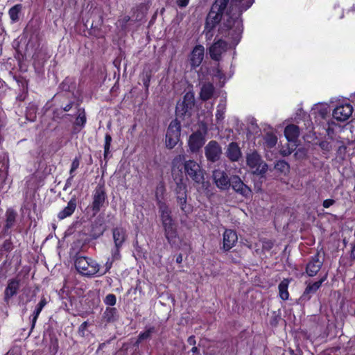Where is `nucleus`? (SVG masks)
<instances>
[{
  "label": "nucleus",
  "mask_w": 355,
  "mask_h": 355,
  "mask_svg": "<svg viewBox=\"0 0 355 355\" xmlns=\"http://www.w3.org/2000/svg\"><path fill=\"white\" fill-rule=\"evenodd\" d=\"M254 0H230L226 8L227 18L223 22L219 31L223 35L228 34L231 42L237 45L243 30L242 15L254 3Z\"/></svg>",
  "instance_id": "f257e3e1"
},
{
  "label": "nucleus",
  "mask_w": 355,
  "mask_h": 355,
  "mask_svg": "<svg viewBox=\"0 0 355 355\" xmlns=\"http://www.w3.org/2000/svg\"><path fill=\"white\" fill-rule=\"evenodd\" d=\"M230 0H214L206 17L204 34L207 40L214 36L215 28L220 23Z\"/></svg>",
  "instance_id": "f03ea898"
},
{
  "label": "nucleus",
  "mask_w": 355,
  "mask_h": 355,
  "mask_svg": "<svg viewBox=\"0 0 355 355\" xmlns=\"http://www.w3.org/2000/svg\"><path fill=\"white\" fill-rule=\"evenodd\" d=\"M160 220L165 238L171 247L178 245L179 239L178 223L172 216V212L166 203H162L159 209Z\"/></svg>",
  "instance_id": "7ed1b4c3"
},
{
  "label": "nucleus",
  "mask_w": 355,
  "mask_h": 355,
  "mask_svg": "<svg viewBox=\"0 0 355 355\" xmlns=\"http://www.w3.org/2000/svg\"><path fill=\"white\" fill-rule=\"evenodd\" d=\"M183 164L184 172L188 180H192L195 184L205 186V171L200 164L193 159H185L184 155L176 156L172 162L173 166L179 168V164Z\"/></svg>",
  "instance_id": "20e7f679"
},
{
  "label": "nucleus",
  "mask_w": 355,
  "mask_h": 355,
  "mask_svg": "<svg viewBox=\"0 0 355 355\" xmlns=\"http://www.w3.org/2000/svg\"><path fill=\"white\" fill-rule=\"evenodd\" d=\"M74 266L77 271L83 276L92 277L97 276V273L99 272V263L89 257L77 255L74 261Z\"/></svg>",
  "instance_id": "39448f33"
},
{
  "label": "nucleus",
  "mask_w": 355,
  "mask_h": 355,
  "mask_svg": "<svg viewBox=\"0 0 355 355\" xmlns=\"http://www.w3.org/2000/svg\"><path fill=\"white\" fill-rule=\"evenodd\" d=\"M195 106V98L192 92H187L175 106L176 119L181 120L189 119L192 116L193 109Z\"/></svg>",
  "instance_id": "423d86ee"
},
{
  "label": "nucleus",
  "mask_w": 355,
  "mask_h": 355,
  "mask_svg": "<svg viewBox=\"0 0 355 355\" xmlns=\"http://www.w3.org/2000/svg\"><path fill=\"white\" fill-rule=\"evenodd\" d=\"M176 201L181 211L186 215L191 214L193 211V206L187 203V185L183 182L181 178L176 181V187L175 189Z\"/></svg>",
  "instance_id": "0eeeda50"
},
{
  "label": "nucleus",
  "mask_w": 355,
  "mask_h": 355,
  "mask_svg": "<svg viewBox=\"0 0 355 355\" xmlns=\"http://www.w3.org/2000/svg\"><path fill=\"white\" fill-rule=\"evenodd\" d=\"M107 204V196L105 185L104 184H98L94 190L92 201L89 206L93 212V216L96 215Z\"/></svg>",
  "instance_id": "6e6552de"
},
{
  "label": "nucleus",
  "mask_w": 355,
  "mask_h": 355,
  "mask_svg": "<svg viewBox=\"0 0 355 355\" xmlns=\"http://www.w3.org/2000/svg\"><path fill=\"white\" fill-rule=\"evenodd\" d=\"M181 135V124L178 119L171 121L167 128L165 136L166 147L168 149H173L180 141Z\"/></svg>",
  "instance_id": "1a4fd4ad"
},
{
  "label": "nucleus",
  "mask_w": 355,
  "mask_h": 355,
  "mask_svg": "<svg viewBox=\"0 0 355 355\" xmlns=\"http://www.w3.org/2000/svg\"><path fill=\"white\" fill-rule=\"evenodd\" d=\"M205 155L209 162L215 163L222 155V148L215 140H211L205 147Z\"/></svg>",
  "instance_id": "9d476101"
},
{
  "label": "nucleus",
  "mask_w": 355,
  "mask_h": 355,
  "mask_svg": "<svg viewBox=\"0 0 355 355\" xmlns=\"http://www.w3.org/2000/svg\"><path fill=\"white\" fill-rule=\"evenodd\" d=\"M320 251H317L313 256L310 257L306 265L305 272L310 277L317 275L323 266L324 259H320Z\"/></svg>",
  "instance_id": "9b49d317"
},
{
  "label": "nucleus",
  "mask_w": 355,
  "mask_h": 355,
  "mask_svg": "<svg viewBox=\"0 0 355 355\" xmlns=\"http://www.w3.org/2000/svg\"><path fill=\"white\" fill-rule=\"evenodd\" d=\"M230 187L236 193L246 199L251 198L252 196L251 189L238 175L231 177Z\"/></svg>",
  "instance_id": "f8f14e48"
},
{
  "label": "nucleus",
  "mask_w": 355,
  "mask_h": 355,
  "mask_svg": "<svg viewBox=\"0 0 355 355\" xmlns=\"http://www.w3.org/2000/svg\"><path fill=\"white\" fill-rule=\"evenodd\" d=\"M205 143V135L198 130L193 132L189 137L188 146L193 153H197Z\"/></svg>",
  "instance_id": "ddd939ff"
},
{
  "label": "nucleus",
  "mask_w": 355,
  "mask_h": 355,
  "mask_svg": "<svg viewBox=\"0 0 355 355\" xmlns=\"http://www.w3.org/2000/svg\"><path fill=\"white\" fill-rule=\"evenodd\" d=\"M353 107L349 103H343L337 105L333 110V117L338 121L347 120L353 113Z\"/></svg>",
  "instance_id": "4468645a"
},
{
  "label": "nucleus",
  "mask_w": 355,
  "mask_h": 355,
  "mask_svg": "<svg viewBox=\"0 0 355 355\" xmlns=\"http://www.w3.org/2000/svg\"><path fill=\"white\" fill-rule=\"evenodd\" d=\"M327 278V273L320 277L318 281L308 284L300 296V300L302 302L309 301L311 298V295L318 291V290L321 287L322 283L326 281Z\"/></svg>",
  "instance_id": "2eb2a0df"
},
{
  "label": "nucleus",
  "mask_w": 355,
  "mask_h": 355,
  "mask_svg": "<svg viewBox=\"0 0 355 355\" xmlns=\"http://www.w3.org/2000/svg\"><path fill=\"white\" fill-rule=\"evenodd\" d=\"M205 49L201 44L196 45L191 52L189 63L192 69L199 67L204 58Z\"/></svg>",
  "instance_id": "dca6fc26"
},
{
  "label": "nucleus",
  "mask_w": 355,
  "mask_h": 355,
  "mask_svg": "<svg viewBox=\"0 0 355 355\" xmlns=\"http://www.w3.org/2000/svg\"><path fill=\"white\" fill-rule=\"evenodd\" d=\"M213 178L216 187L221 190H227L230 187L231 178L227 174L220 170H216L213 173Z\"/></svg>",
  "instance_id": "f3484780"
},
{
  "label": "nucleus",
  "mask_w": 355,
  "mask_h": 355,
  "mask_svg": "<svg viewBox=\"0 0 355 355\" xmlns=\"http://www.w3.org/2000/svg\"><path fill=\"white\" fill-rule=\"evenodd\" d=\"M20 287V280L17 278H12L8 281V284L4 291L3 300L8 303L10 300L16 295Z\"/></svg>",
  "instance_id": "a211bd4d"
},
{
  "label": "nucleus",
  "mask_w": 355,
  "mask_h": 355,
  "mask_svg": "<svg viewBox=\"0 0 355 355\" xmlns=\"http://www.w3.org/2000/svg\"><path fill=\"white\" fill-rule=\"evenodd\" d=\"M226 47V42L222 39H219L213 43L209 48L210 58L215 61H219L221 58V55L223 52L225 51Z\"/></svg>",
  "instance_id": "6ab92c4d"
},
{
  "label": "nucleus",
  "mask_w": 355,
  "mask_h": 355,
  "mask_svg": "<svg viewBox=\"0 0 355 355\" xmlns=\"http://www.w3.org/2000/svg\"><path fill=\"white\" fill-rule=\"evenodd\" d=\"M237 241L238 236L236 231L226 229L223 235L222 249L225 252L229 251L235 245Z\"/></svg>",
  "instance_id": "aec40b11"
},
{
  "label": "nucleus",
  "mask_w": 355,
  "mask_h": 355,
  "mask_svg": "<svg viewBox=\"0 0 355 355\" xmlns=\"http://www.w3.org/2000/svg\"><path fill=\"white\" fill-rule=\"evenodd\" d=\"M5 216V224L1 232L3 236L10 234V230L14 227L16 223L17 214L14 209L8 208L6 211Z\"/></svg>",
  "instance_id": "412c9836"
},
{
  "label": "nucleus",
  "mask_w": 355,
  "mask_h": 355,
  "mask_svg": "<svg viewBox=\"0 0 355 355\" xmlns=\"http://www.w3.org/2000/svg\"><path fill=\"white\" fill-rule=\"evenodd\" d=\"M76 108L77 110L76 117L73 123V129L74 131L80 132L86 125L87 116L85 108L80 107L79 103L76 104Z\"/></svg>",
  "instance_id": "4be33fe9"
},
{
  "label": "nucleus",
  "mask_w": 355,
  "mask_h": 355,
  "mask_svg": "<svg viewBox=\"0 0 355 355\" xmlns=\"http://www.w3.org/2000/svg\"><path fill=\"white\" fill-rule=\"evenodd\" d=\"M78 202V198L76 195H73L67 203V205L58 214V218L63 220L71 216L75 211Z\"/></svg>",
  "instance_id": "5701e85b"
},
{
  "label": "nucleus",
  "mask_w": 355,
  "mask_h": 355,
  "mask_svg": "<svg viewBox=\"0 0 355 355\" xmlns=\"http://www.w3.org/2000/svg\"><path fill=\"white\" fill-rule=\"evenodd\" d=\"M107 227L105 222L101 218H96L91 225L90 236L92 239H96L101 236L106 231Z\"/></svg>",
  "instance_id": "b1692460"
},
{
  "label": "nucleus",
  "mask_w": 355,
  "mask_h": 355,
  "mask_svg": "<svg viewBox=\"0 0 355 355\" xmlns=\"http://www.w3.org/2000/svg\"><path fill=\"white\" fill-rule=\"evenodd\" d=\"M113 241L115 245L123 246L127 239L126 230L123 227H116L112 229Z\"/></svg>",
  "instance_id": "393cba45"
},
{
  "label": "nucleus",
  "mask_w": 355,
  "mask_h": 355,
  "mask_svg": "<svg viewBox=\"0 0 355 355\" xmlns=\"http://www.w3.org/2000/svg\"><path fill=\"white\" fill-rule=\"evenodd\" d=\"M227 157L232 162H237L241 157V149L236 142H231L227 149Z\"/></svg>",
  "instance_id": "a878e982"
},
{
  "label": "nucleus",
  "mask_w": 355,
  "mask_h": 355,
  "mask_svg": "<svg viewBox=\"0 0 355 355\" xmlns=\"http://www.w3.org/2000/svg\"><path fill=\"white\" fill-rule=\"evenodd\" d=\"M284 136L288 141H295L300 136V128L295 124H289L284 129Z\"/></svg>",
  "instance_id": "bb28decb"
},
{
  "label": "nucleus",
  "mask_w": 355,
  "mask_h": 355,
  "mask_svg": "<svg viewBox=\"0 0 355 355\" xmlns=\"http://www.w3.org/2000/svg\"><path fill=\"white\" fill-rule=\"evenodd\" d=\"M47 301L44 297H42L39 303L37 304L33 314L31 316V331L33 330L35 327L36 322L38 319V317L42 311L43 308L46 305Z\"/></svg>",
  "instance_id": "cd10ccee"
},
{
  "label": "nucleus",
  "mask_w": 355,
  "mask_h": 355,
  "mask_svg": "<svg viewBox=\"0 0 355 355\" xmlns=\"http://www.w3.org/2000/svg\"><path fill=\"white\" fill-rule=\"evenodd\" d=\"M119 319L118 311L114 307H107L103 314V320L106 323H114Z\"/></svg>",
  "instance_id": "c85d7f7f"
},
{
  "label": "nucleus",
  "mask_w": 355,
  "mask_h": 355,
  "mask_svg": "<svg viewBox=\"0 0 355 355\" xmlns=\"http://www.w3.org/2000/svg\"><path fill=\"white\" fill-rule=\"evenodd\" d=\"M214 93V87L212 83H208L204 84L200 89V98L203 101L211 99Z\"/></svg>",
  "instance_id": "c756f323"
},
{
  "label": "nucleus",
  "mask_w": 355,
  "mask_h": 355,
  "mask_svg": "<svg viewBox=\"0 0 355 355\" xmlns=\"http://www.w3.org/2000/svg\"><path fill=\"white\" fill-rule=\"evenodd\" d=\"M153 76V69L148 67H144L140 74V78L143 83L146 92H148L150 80Z\"/></svg>",
  "instance_id": "7c9ffc66"
},
{
  "label": "nucleus",
  "mask_w": 355,
  "mask_h": 355,
  "mask_svg": "<svg viewBox=\"0 0 355 355\" xmlns=\"http://www.w3.org/2000/svg\"><path fill=\"white\" fill-rule=\"evenodd\" d=\"M289 283L290 280L288 279H284L278 285L279 296L284 301L288 300L289 297L288 291Z\"/></svg>",
  "instance_id": "2f4dec72"
},
{
  "label": "nucleus",
  "mask_w": 355,
  "mask_h": 355,
  "mask_svg": "<svg viewBox=\"0 0 355 355\" xmlns=\"http://www.w3.org/2000/svg\"><path fill=\"white\" fill-rule=\"evenodd\" d=\"M247 164L252 168H259L261 164V158L257 152L248 154L246 157Z\"/></svg>",
  "instance_id": "473e14b6"
},
{
  "label": "nucleus",
  "mask_w": 355,
  "mask_h": 355,
  "mask_svg": "<svg viewBox=\"0 0 355 355\" xmlns=\"http://www.w3.org/2000/svg\"><path fill=\"white\" fill-rule=\"evenodd\" d=\"M37 105L33 102H30L26 108V119L31 122L35 121L37 118Z\"/></svg>",
  "instance_id": "72a5a7b5"
},
{
  "label": "nucleus",
  "mask_w": 355,
  "mask_h": 355,
  "mask_svg": "<svg viewBox=\"0 0 355 355\" xmlns=\"http://www.w3.org/2000/svg\"><path fill=\"white\" fill-rule=\"evenodd\" d=\"M22 8V5L21 3H17L9 9L8 15L12 23H16L19 20V16L21 13Z\"/></svg>",
  "instance_id": "f704fd0d"
},
{
  "label": "nucleus",
  "mask_w": 355,
  "mask_h": 355,
  "mask_svg": "<svg viewBox=\"0 0 355 355\" xmlns=\"http://www.w3.org/2000/svg\"><path fill=\"white\" fill-rule=\"evenodd\" d=\"M75 81L73 78L66 77L59 85V89L62 92H69L75 89Z\"/></svg>",
  "instance_id": "c9c22d12"
},
{
  "label": "nucleus",
  "mask_w": 355,
  "mask_h": 355,
  "mask_svg": "<svg viewBox=\"0 0 355 355\" xmlns=\"http://www.w3.org/2000/svg\"><path fill=\"white\" fill-rule=\"evenodd\" d=\"M11 262L7 259L3 261L0 266V283L5 281L8 277V271L10 269Z\"/></svg>",
  "instance_id": "e433bc0d"
},
{
  "label": "nucleus",
  "mask_w": 355,
  "mask_h": 355,
  "mask_svg": "<svg viewBox=\"0 0 355 355\" xmlns=\"http://www.w3.org/2000/svg\"><path fill=\"white\" fill-rule=\"evenodd\" d=\"M155 331V328L154 327H150L147 328L144 331L140 332L138 335L135 345L138 346L139 344L141 343L143 340L150 338L151 334Z\"/></svg>",
  "instance_id": "4c0bfd02"
},
{
  "label": "nucleus",
  "mask_w": 355,
  "mask_h": 355,
  "mask_svg": "<svg viewBox=\"0 0 355 355\" xmlns=\"http://www.w3.org/2000/svg\"><path fill=\"white\" fill-rule=\"evenodd\" d=\"M112 141V136L110 133H106L105 135V143H104V159H107L108 155L110 153V146Z\"/></svg>",
  "instance_id": "58836bf2"
},
{
  "label": "nucleus",
  "mask_w": 355,
  "mask_h": 355,
  "mask_svg": "<svg viewBox=\"0 0 355 355\" xmlns=\"http://www.w3.org/2000/svg\"><path fill=\"white\" fill-rule=\"evenodd\" d=\"M165 191V187L163 184H159L156 188L155 200L157 202V205L159 207L162 203H164V202L162 201V199L163 198V196L164 194Z\"/></svg>",
  "instance_id": "ea45409f"
},
{
  "label": "nucleus",
  "mask_w": 355,
  "mask_h": 355,
  "mask_svg": "<svg viewBox=\"0 0 355 355\" xmlns=\"http://www.w3.org/2000/svg\"><path fill=\"white\" fill-rule=\"evenodd\" d=\"M264 141H265L266 146L268 148H272L276 145V144L277 142V137L275 134H273L272 132H268L265 135Z\"/></svg>",
  "instance_id": "a19ab883"
},
{
  "label": "nucleus",
  "mask_w": 355,
  "mask_h": 355,
  "mask_svg": "<svg viewBox=\"0 0 355 355\" xmlns=\"http://www.w3.org/2000/svg\"><path fill=\"white\" fill-rule=\"evenodd\" d=\"M259 241L262 243V251L269 252L275 245V240L266 238L260 239Z\"/></svg>",
  "instance_id": "79ce46f5"
},
{
  "label": "nucleus",
  "mask_w": 355,
  "mask_h": 355,
  "mask_svg": "<svg viewBox=\"0 0 355 355\" xmlns=\"http://www.w3.org/2000/svg\"><path fill=\"white\" fill-rule=\"evenodd\" d=\"M275 168L281 173H286L289 171L290 166L287 162L284 159L278 160L275 165Z\"/></svg>",
  "instance_id": "37998d69"
},
{
  "label": "nucleus",
  "mask_w": 355,
  "mask_h": 355,
  "mask_svg": "<svg viewBox=\"0 0 355 355\" xmlns=\"http://www.w3.org/2000/svg\"><path fill=\"white\" fill-rule=\"evenodd\" d=\"M114 262V260H112V259L108 257L105 263L104 270H102L101 268V266L99 265V272L97 273V276L101 277V276L105 275L107 272H108L110 270V269L112 268Z\"/></svg>",
  "instance_id": "c03bdc74"
},
{
  "label": "nucleus",
  "mask_w": 355,
  "mask_h": 355,
  "mask_svg": "<svg viewBox=\"0 0 355 355\" xmlns=\"http://www.w3.org/2000/svg\"><path fill=\"white\" fill-rule=\"evenodd\" d=\"M225 107L219 104L217 107L216 112V123H220L225 119Z\"/></svg>",
  "instance_id": "a18cd8bd"
},
{
  "label": "nucleus",
  "mask_w": 355,
  "mask_h": 355,
  "mask_svg": "<svg viewBox=\"0 0 355 355\" xmlns=\"http://www.w3.org/2000/svg\"><path fill=\"white\" fill-rule=\"evenodd\" d=\"M13 243L12 242L11 239L10 238L3 241V244L0 248V251L10 252L13 250Z\"/></svg>",
  "instance_id": "49530a36"
},
{
  "label": "nucleus",
  "mask_w": 355,
  "mask_h": 355,
  "mask_svg": "<svg viewBox=\"0 0 355 355\" xmlns=\"http://www.w3.org/2000/svg\"><path fill=\"white\" fill-rule=\"evenodd\" d=\"M121 248L122 246H118L114 245V248H112L111 250V257L110 258L114 260V261L120 260L121 258L120 252Z\"/></svg>",
  "instance_id": "de8ad7c7"
},
{
  "label": "nucleus",
  "mask_w": 355,
  "mask_h": 355,
  "mask_svg": "<svg viewBox=\"0 0 355 355\" xmlns=\"http://www.w3.org/2000/svg\"><path fill=\"white\" fill-rule=\"evenodd\" d=\"M20 90H28V80L22 76L15 77Z\"/></svg>",
  "instance_id": "09e8293b"
},
{
  "label": "nucleus",
  "mask_w": 355,
  "mask_h": 355,
  "mask_svg": "<svg viewBox=\"0 0 355 355\" xmlns=\"http://www.w3.org/2000/svg\"><path fill=\"white\" fill-rule=\"evenodd\" d=\"M104 303L108 306H114L116 303V297L114 294L110 293L104 299Z\"/></svg>",
  "instance_id": "8fccbe9b"
},
{
  "label": "nucleus",
  "mask_w": 355,
  "mask_h": 355,
  "mask_svg": "<svg viewBox=\"0 0 355 355\" xmlns=\"http://www.w3.org/2000/svg\"><path fill=\"white\" fill-rule=\"evenodd\" d=\"M74 105V101L72 99H69L67 103H64V102L61 103L60 109L64 112H69L71 110Z\"/></svg>",
  "instance_id": "3c124183"
},
{
  "label": "nucleus",
  "mask_w": 355,
  "mask_h": 355,
  "mask_svg": "<svg viewBox=\"0 0 355 355\" xmlns=\"http://www.w3.org/2000/svg\"><path fill=\"white\" fill-rule=\"evenodd\" d=\"M79 165H80L79 158L75 157L73 159V161H72V163H71V168L69 170V175H74L75 176L74 172L78 168Z\"/></svg>",
  "instance_id": "603ef678"
},
{
  "label": "nucleus",
  "mask_w": 355,
  "mask_h": 355,
  "mask_svg": "<svg viewBox=\"0 0 355 355\" xmlns=\"http://www.w3.org/2000/svg\"><path fill=\"white\" fill-rule=\"evenodd\" d=\"M89 326V323L87 321H85L83 322L78 327V334L81 336H85V332L87 328V327Z\"/></svg>",
  "instance_id": "864d4df0"
},
{
  "label": "nucleus",
  "mask_w": 355,
  "mask_h": 355,
  "mask_svg": "<svg viewBox=\"0 0 355 355\" xmlns=\"http://www.w3.org/2000/svg\"><path fill=\"white\" fill-rule=\"evenodd\" d=\"M280 319L281 317L279 315H272L270 320V324L272 327H277Z\"/></svg>",
  "instance_id": "5fc2aeb1"
},
{
  "label": "nucleus",
  "mask_w": 355,
  "mask_h": 355,
  "mask_svg": "<svg viewBox=\"0 0 355 355\" xmlns=\"http://www.w3.org/2000/svg\"><path fill=\"white\" fill-rule=\"evenodd\" d=\"M28 90H21V93L17 96V100L19 101H24L28 96Z\"/></svg>",
  "instance_id": "6e6d98bb"
},
{
  "label": "nucleus",
  "mask_w": 355,
  "mask_h": 355,
  "mask_svg": "<svg viewBox=\"0 0 355 355\" xmlns=\"http://www.w3.org/2000/svg\"><path fill=\"white\" fill-rule=\"evenodd\" d=\"M74 177H75L74 175H69V177L67 179V180L65 182V184H64V186L63 188L64 191H67L72 185V182H73V179Z\"/></svg>",
  "instance_id": "4d7b16f0"
},
{
  "label": "nucleus",
  "mask_w": 355,
  "mask_h": 355,
  "mask_svg": "<svg viewBox=\"0 0 355 355\" xmlns=\"http://www.w3.org/2000/svg\"><path fill=\"white\" fill-rule=\"evenodd\" d=\"M336 201L334 199H326L322 202V206L324 208H329L333 205H334Z\"/></svg>",
  "instance_id": "13d9d810"
},
{
  "label": "nucleus",
  "mask_w": 355,
  "mask_h": 355,
  "mask_svg": "<svg viewBox=\"0 0 355 355\" xmlns=\"http://www.w3.org/2000/svg\"><path fill=\"white\" fill-rule=\"evenodd\" d=\"M187 355H200V349L196 346H193L191 349L190 351L187 352Z\"/></svg>",
  "instance_id": "bf43d9fd"
},
{
  "label": "nucleus",
  "mask_w": 355,
  "mask_h": 355,
  "mask_svg": "<svg viewBox=\"0 0 355 355\" xmlns=\"http://www.w3.org/2000/svg\"><path fill=\"white\" fill-rule=\"evenodd\" d=\"M189 0H176L178 6L180 8L186 7L189 4Z\"/></svg>",
  "instance_id": "052dcab7"
},
{
  "label": "nucleus",
  "mask_w": 355,
  "mask_h": 355,
  "mask_svg": "<svg viewBox=\"0 0 355 355\" xmlns=\"http://www.w3.org/2000/svg\"><path fill=\"white\" fill-rule=\"evenodd\" d=\"M187 343L189 345L195 346V345L196 343L195 336L192 335V336H189L187 339Z\"/></svg>",
  "instance_id": "680f3d73"
},
{
  "label": "nucleus",
  "mask_w": 355,
  "mask_h": 355,
  "mask_svg": "<svg viewBox=\"0 0 355 355\" xmlns=\"http://www.w3.org/2000/svg\"><path fill=\"white\" fill-rule=\"evenodd\" d=\"M349 257L352 260H355V242L352 244Z\"/></svg>",
  "instance_id": "e2e57ef3"
},
{
  "label": "nucleus",
  "mask_w": 355,
  "mask_h": 355,
  "mask_svg": "<svg viewBox=\"0 0 355 355\" xmlns=\"http://www.w3.org/2000/svg\"><path fill=\"white\" fill-rule=\"evenodd\" d=\"M130 20V17L128 15L125 16L121 20V26H125L126 24Z\"/></svg>",
  "instance_id": "0e129e2a"
},
{
  "label": "nucleus",
  "mask_w": 355,
  "mask_h": 355,
  "mask_svg": "<svg viewBox=\"0 0 355 355\" xmlns=\"http://www.w3.org/2000/svg\"><path fill=\"white\" fill-rule=\"evenodd\" d=\"M243 244L249 249H252V242L248 239H245L244 241H243Z\"/></svg>",
  "instance_id": "69168bd1"
},
{
  "label": "nucleus",
  "mask_w": 355,
  "mask_h": 355,
  "mask_svg": "<svg viewBox=\"0 0 355 355\" xmlns=\"http://www.w3.org/2000/svg\"><path fill=\"white\" fill-rule=\"evenodd\" d=\"M175 261L178 263H181L182 262V254L181 253L177 255Z\"/></svg>",
  "instance_id": "338daca9"
},
{
  "label": "nucleus",
  "mask_w": 355,
  "mask_h": 355,
  "mask_svg": "<svg viewBox=\"0 0 355 355\" xmlns=\"http://www.w3.org/2000/svg\"><path fill=\"white\" fill-rule=\"evenodd\" d=\"M320 115H321V116H322V118H324V116H325V115H326V114H327V111H326L325 110H320Z\"/></svg>",
  "instance_id": "774afa93"
}]
</instances>
